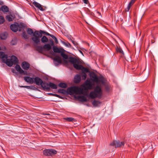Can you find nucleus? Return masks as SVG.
Returning a JSON list of instances; mask_svg holds the SVG:
<instances>
[{
	"label": "nucleus",
	"mask_w": 158,
	"mask_h": 158,
	"mask_svg": "<svg viewBox=\"0 0 158 158\" xmlns=\"http://www.w3.org/2000/svg\"><path fill=\"white\" fill-rule=\"evenodd\" d=\"M8 55L5 54L2 52H0V59L2 62L9 66L11 67L13 64H15L18 63V60L17 57L14 56H12L10 59H7Z\"/></svg>",
	"instance_id": "nucleus-1"
},
{
	"label": "nucleus",
	"mask_w": 158,
	"mask_h": 158,
	"mask_svg": "<svg viewBox=\"0 0 158 158\" xmlns=\"http://www.w3.org/2000/svg\"><path fill=\"white\" fill-rule=\"evenodd\" d=\"M69 61L71 63L73 64L74 67L77 70H81L82 72L85 73L89 72V69L84 67L82 65L80 64V61L78 59L73 57H70L69 58Z\"/></svg>",
	"instance_id": "nucleus-2"
},
{
	"label": "nucleus",
	"mask_w": 158,
	"mask_h": 158,
	"mask_svg": "<svg viewBox=\"0 0 158 158\" xmlns=\"http://www.w3.org/2000/svg\"><path fill=\"white\" fill-rule=\"evenodd\" d=\"M89 89H58L57 92L64 95L69 94L72 95L73 94H83V90H87Z\"/></svg>",
	"instance_id": "nucleus-3"
},
{
	"label": "nucleus",
	"mask_w": 158,
	"mask_h": 158,
	"mask_svg": "<svg viewBox=\"0 0 158 158\" xmlns=\"http://www.w3.org/2000/svg\"><path fill=\"white\" fill-rule=\"evenodd\" d=\"M46 31L40 30L39 31H35L34 37H32L31 39L34 43L36 44H39L40 42V38L42 36V34H45Z\"/></svg>",
	"instance_id": "nucleus-4"
},
{
	"label": "nucleus",
	"mask_w": 158,
	"mask_h": 158,
	"mask_svg": "<svg viewBox=\"0 0 158 158\" xmlns=\"http://www.w3.org/2000/svg\"><path fill=\"white\" fill-rule=\"evenodd\" d=\"M102 94V89H94L93 91L90 92L89 94V98L95 99L98 98L100 99Z\"/></svg>",
	"instance_id": "nucleus-5"
},
{
	"label": "nucleus",
	"mask_w": 158,
	"mask_h": 158,
	"mask_svg": "<svg viewBox=\"0 0 158 158\" xmlns=\"http://www.w3.org/2000/svg\"><path fill=\"white\" fill-rule=\"evenodd\" d=\"M83 94H77L79 95H83L78 96L75 97V98L79 101L82 102H86L88 101L87 97L89 98V91L88 90H83Z\"/></svg>",
	"instance_id": "nucleus-6"
},
{
	"label": "nucleus",
	"mask_w": 158,
	"mask_h": 158,
	"mask_svg": "<svg viewBox=\"0 0 158 158\" xmlns=\"http://www.w3.org/2000/svg\"><path fill=\"white\" fill-rule=\"evenodd\" d=\"M34 82L38 85H40L43 89H44V87L47 86V82L44 81H43L41 78L38 77H36L34 78Z\"/></svg>",
	"instance_id": "nucleus-7"
},
{
	"label": "nucleus",
	"mask_w": 158,
	"mask_h": 158,
	"mask_svg": "<svg viewBox=\"0 0 158 158\" xmlns=\"http://www.w3.org/2000/svg\"><path fill=\"white\" fill-rule=\"evenodd\" d=\"M43 154L46 156H52L57 153V151L53 149H48L44 150L43 152Z\"/></svg>",
	"instance_id": "nucleus-8"
},
{
	"label": "nucleus",
	"mask_w": 158,
	"mask_h": 158,
	"mask_svg": "<svg viewBox=\"0 0 158 158\" xmlns=\"http://www.w3.org/2000/svg\"><path fill=\"white\" fill-rule=\"evenodd\" d=\"M110 145L111 146H114L115 148L121 147L124 145V141L120 142L118 140H114L110 144Z\"/></svg>",
	"instance_id": "nucleus-9"
},
{
	"label": "nucleus",
	"mask_w": 158,
	"mask_h": 158,
	"mask_svg": "<svg viewBox=\"0 0 158 158\" xmlns=\"http://www.w3.org/2000/svg\"><path fill=\"white\" fill-rule=\"evenodd\" d=\"M90 77L91 80L93 82L96 83L98 82V79L99 77L94 72H91L90 73Z\"/></svg>",
	"instance_id": "nucleus-10"
},
{
	"label": "nucleus",
	"mask_w": 158,
	"mask_h": 158,
	"mask_svg": "<svg viewBox=\"0 0 158 158\" xmlns=\"http://www.w3.org/2000/svg\"><path fill=\"white\" fill-rule=\"evenodd\" d=\"M54 64L56 66H58L61 63V57L58 55H56L54 59Z\"/></svg>",
	"instance_id": "nucleus-11"
},
{
	"label": "nucleus",
	"mask_w": 158,
	"mask_h": 158,
	"mask_svg": "<svg viewBox=\"0 0 158 158\" xmlns=\"http://www.w3.org/2000/svg\"><path fill=\"white\" fill-rule=\"evenodd\" d=\"M47 86L44 87V89H50L49 88L52 89H57L56 85L52 83L49 82V84L47 83Z\"/></svg>",
	"instance_id": "nucleus-12"
},
{
	"label": "nucleus",
	"mask_w": 158,
	"mask_h": 158,
	"mask_svg": "<svg viewBox=\"0 0 158 158\" xmlns=\"http://www.w3.org/2000/svg\"><path fill=\"white\" fill-rule=\"evenodd\" d=\"M97 84H101L102 85H104L106 83V79L102 76L99 77L98 79Z\"/></svg>",
	"instance_id": "nucleus-13"
},
{
	"label": "nucleus",
	"mask_w": 158,
	"mask_h": 158,
	"mask_svg": "<svg viewBox=\"0 0 158 158\" xmlns=\"http://www.w3.org/2000/svg\"><path fill=\"white\" fill-rule=\"evenodd\" d=\"M25 81L28 83L33 84L34 83V78L28 76H25L24 77Z\"/></svg>",
	"instance_id": "nucleus-14"
},
{
	"label": "nucleus",
	"mask_w": 158,
	"mask_h": 158,
	"mask_svg": "<svg viewBox=\"0 0 158 158\" xmlns=\"http://www.w3.org/2000/svg\"><path fill=\"white\" fill-rule=\"evenodd\" d=\"M22 67L25 70H28L30 67V64L27 62L24 61L22 62Z\"/></svg>",
	"instance_id": "nucleus-15"
},
{
	"label": "nucleus",
	"mask_w": 158,
	"mask_h": 158,
	"mask_svg": "<svg viewBox=\"0 0 158 158\" xmlns=\"http://www.w3.org/2000/svg\"><path fill=\"white\" fill-rule=\"evenodd\" d=\"M17 24L18 25V28H19V31H23L24 29L26 26L25 24L23 23H21L19 24L17 23Z\"/></svg>",
	"instance_id": "nucleus-16"
},
{
	"label": "nucleus",
	"mask_w": 158,
	"mask_h": 158,
	"mask_svg": "<svg viewBox=\"0 0 158 158\" xmlns=\"http://www.w3.org/2000/svg\"><path fill=\"white\" fill-rule=\"evenodd\" d=\"M81 81V77L79 74L76 75L74 78V81L76 83H78Z\"/></svg>",
	"instance_id": "nucleus-17"
},
{
	"label": "nucleus",
	"mask_w": 158,
	"mask_h": 158,
	"mask_svg": "<svg viewBox=\"0 0 158 158\" xmlns=\"http://www.w3.org/2000/svg\"><path fill=\"white\" fill-rule=\"evenodd\" d=\"M10 28L14 32H16L18 30V25L16 24H12L10 25Z\"/></svg>",
	"instance_id": "nucleus-18"
},
{
	"label": "nucleus",
	"mask_w": 158,
	"mask_h": 158,
	"mask_svg": "<svg viewBox=\"0 0 158 158\" xmlns=\"http://www.w3.org/2000/svg\"><path fill=\"white\" fill-rule=\"evenodd\" d=\"M15 68L16 70L19 72L20 73L25 74L24 71L21 68L20 66L19 65L16 64L15 67Z\"/></svg>",
	"instance_id": "nucleus-19"
},
{
	"label": "nucleus",
	"mask_w": 158,
	"mask_h": 158,
	"mask_svg": "<svg viewBox=\"0 0 158 158\" xmlns=\"http://www.w3.org/2000/svg\"><path fill=\"white\" fill-rule=\"evenodd\" d=\"M85 85L88 87V89H91V88L92 86V83L91 81L89 80H87L85 82ZM84 89H87L85 88Z\"/></svg>",
	"instance_id": "nucleus-20"
},
{
	"label": "nucleus",
	"mask_w": 158,
	"mask_h": 158,
	"mask_svg": "<svg viewBox=\"0 0 158 158\" xmlns=\"http://www.w3.org/2000/svg\"><path fill=\"white\" fill-rule=\"evenodd\" d=\"M33 4L35 7L39 9L40 10L43 11L44 10L42 6L38 3L36 2H34L33 3Z\"/></svg>",
	"instance_id": "nucleus-21"
},
{
	"label": "nucleus",
	"mask_w": 158,
	"mask_h": 158,
	"mask_svg": "<svg viewBox=\"0 0 158 158\" xmlns=\"http://www.w3.org/2000/svg\"><path fill=\"white\" fill-rule=\"evenodd\" d=\"M101 103L102 102L98 100H94L92 102V104L94 107L99 106Z\"/></svg>",
	"instance_id": "nucleus-22"
},
{
	"label": "nucleus",
	"mask_w": 158,
	"mask_h": 158,
	"mask_svg": "<svg viewBox=\"0 0 158 158\" xmlns=\"http://www.w3.org/2000/svg\"><path fill=\"white\" fill-rule=\"evenodd\" d=\"M53 50L54 52L61 53L63 50V49L61 48H59L57 47L53 46Z\"/></svg>",
	"instance_id": "nucleus-23"
},
{
	"label": "nucleus",
	"mask_w": 158,
	"mask_h": 158,
	"mask_svg": "<svg viewBox=\"0 0 158 158\" xmlns=\"http://www.w3.org/2000/svg\"><path fill=\"white\" fill-rule=\"evenodd\" d=\"M1 9L3 12H8L9 11V8L6 6H2Z\"/></svg>",
	"instance_id": "nucleus-24"
},
{
	"label": "nucleus",
	"mask_w": 158,
	"mask_h": 158,
	"mask_svg": "<svg viewBox=\"0 0 158 158\" xmlns=\"http://www.w3.org/2000/svg\"><path fill=\"white\" fill-rule=\"evenodd\" d=\"M14 18V16L12 15H7L6 17V19L9 22L12 21L13 19Z\"/></svg>",
	"instance_id": "nucleus-25"
},
{
	"label": "nucleus",
	"mask_w": 158,
	"mask_h": 158,
	"mask_svg": "<svg viewBox=\"0 0 158 158\" xmlns=\"http://www.w3.org/2000/svg\"><path fill=\"white\" fill-rule=\"evenodd\" d=\"M27 32L28 34L31 35H33L34 37V34H35V31L34 32L33 30L30 28H28L27 30Z\"/></svg>",
	"instance_id": "nucleus-26"
},
{
	"label": "nucleus",
	"mask_w": 158,
	"mask_h": 158,
	"mask_svg": "<svg viewBox=\"0 0 158 158\" xmlns=\"http://www.w3.org/2000/svg\"><path fill=\"white\" fill-rule=\"evenodd\" d=\"M58 86L61 88H65L67 87V85L66 83L60 82Z\"/></svg>",
	"instance_id": "nucleus-27"
},
{
	"label": "nucleus",
	"mask_w": 158,
	"mask_h": 158,
	"mask_svg": "<svg viewBox=\"0 0 158 158\" xmlns=\"http://www.w3.org/2000/svg\"><path fill=\"white\" fill-rule=\"evenodd\" d=\"M44 49L49 51L51 49V46L49 44H46L43 46Z\"/></svg>",
	"instance_id": "nucleus-28"
},
{
	"label": "nucleus",
	"mask_w": 158,
	"mask_h": 158,
	"mask_svg": "<svg viewBox=\"0 0 158 158\" xmlns=\"http://www.w3.org/2000/svg\"><path fill=\"white\" fill-rule=\"evenodd\" d=\"M42 37L41 39V41L43 43H45L48 42V39L44 35Z\"/></svg>",
	"instance_id": "nucleus-29"
},
{
	"label": "nucleus",
	"mask_w": 158,
	"mask_h": 158,
	"mask_svg": "<svg viewBox=\"0 0 158 158\" xmlns=\"http://www.w3.org/2000/svg\"><path fill=\"white\" fill-rule=\"evenodd\" d=\"M62 44L67 47L70 48L71 47V44L68 41H62Z\"/></svg>",
	"instance_id": "nucleus-30"
},
{
	"label": "nucleus",
	"mask_w": 158,
	"mask_h": 158,
	"mask_svg": "<svg viewBox=\"0 0 158 158\" xmlns=\"http://www.w3.org/2000/svg\"><path fill=\"white\" fill-rule=\"evenodd\" d=\"M7 37V33L6 32H4L2 33L0 35V37L2 39L5 40Z\"/></svg>",
	"instance_id": "nucleus-31"
},
{
	"label": "nucleus",
	"mask_w": 158,
	"mask_h": 158,
	"mask_svg": "<svg viewBox=\"0 0 158 158\" xmlns=\"http://www.w3.org/2000/svg\"><path fill=\"white\" fill-rule=\"evenodd\" d=\"M44 47L40 46H38L36 47V49L39 52L41 53L43 50Z\"/></svg>",
	"instance_id": "nucleus-32"
},
{
	"label": "nucleus",
	"mask_w": 158,
	"mask_h": 158,
	"mask_svg": "<svg viewBox=\"0 0 158 158\" xmlns=\"http://www.w3.org/2000/svg\"><path fill=\"white\" fill-rule=\"evenodd\" d=\"M61 56L64 59H67L68 56V55L65 54L63 52V51L60 53Z\"/></svg>",
	"instance_id": "nucleus-33"
},
{
	"label": "nucleus",
	"mask_w": 158,
	"mask_h": 158,
	"mask_svg": "<svg viewBox=\"0 0 158 158\" xmlns=\"http://www.w3.org/2000/svg\"><path fill=\"white\" fill-rule=\"evenodd\" d=\"M48 94L49 95H51L53 96L59 98H63L61 96H60L58 94H53V93H48Z\"/></svg>",
	"instance_id": "nucleus-34"
},
{
	"label": "nucleus",
	"mask_w": 158,
	"mask_h": 158,
	"mask_svg": "<svg viewBox=\"0 0 158 158\" xmlns=\"http://www.w3.org/2000/svg\"><path fill=\"white\" fill-rule=\"evenodd\" d=\"M22 37L25 39H27L28 38V36L26 32L23 31L22 33Z\"/></svg>",
	"instance_id": "nucleus-35"
},
{
	"label": "nucleus",
	"mask_w": 158,
	"mask_h": 158,
	"mask_svg": "<svg viewBox=\"0 0 158 158\" xmlns=\"http://www.w3.org/2000/svg\"><path fill=\"white\" fill-rule=\"evenodd\" d=\"M81 75L83 80H85L86 78L87 75L85 73L82 72Z\"/></svg>",
	"instance_id": "nucleus-36"
},
{
	"label": "nucleus",
	"mask_w": 158,
	"mask_h": 158,
	"mask_svg": "<svg viewBox=\"0 0 158 158\" xmlns=\"http://www.w3.org/2000/svg\"><path fill=\"white\" fill-rule=\"evenodd\" d=\"M116 50L117 52H119L122 54L123 53V51L120 48H118L117 47L116 48Z\"/></svg>",
	"instance_id": "nucleus-37"
},
{
	"label": "nucleus",
	"mask_w": 158,
	"mask_h": 158,
	"mask_svg": "<svg viewBox=\"0 0 158 158\" xmlns=\"http://www.w3.org/2000/svg\"><path fill=\"white\" fill-rule=\"evenodd\" d=\"M5 19L2 16H0V24H2L4 22Z\"/></svg>",
	"instance_id": "nucleus-38"
},
{
	"label": "nucleus",
	"mask_w": 158,
	"mask_h": 158,
	"mask_svg": "<svg viewBox=\"0 0 158 158\" xmlns=\"http://www.w3.org/2000/svg\"><path fill=\"white\" fill-rule=\"evenodd\" d=\"M51 37L53 39H54L55 42L56 44H58V41L56 38L55 37L54 35H51Z\"/></svg>",
	"instance_id": "nucleus-39"
},
{
	"label": "nucleus",
	"mask_w": 158,
	"mask_h": 158,
	"mask_svg": "<svg viewBox=\"0 0 158 158\" xmlns=\"http://www.w3.org/2000/svg\"><path fill=\"white\" fill-rule=\"evenodd\" d=\"M65 119L69 122H73L74 120V119L73 118L70 117L67 118H65Z\"/></svg>",
	"instance_id": "nucleus-40"
},
{
	"label": "nucleus",
	"mask_w": 158,
	"mask_h": 158,
	"mask_svg": "<svg viewBox=\"0 0 158 158\" xmlns=\"http://www.w3.org/2000/svg\"><path fill=\"white\" fill-rule=\"evenodd\" d=\"M67 89H81L80 88L76 86H73L69 88H68Z\"/></svg>",
	"instance_id": "nucleus-41"
},
{
	"label": "nucleus",
	"mask_w": 158,
	"mask_h": 158,
	"mask_svg": "<svg viewBox=\"0 0 158 158\" xmlns=\"http://www.w3.org/2000/svg\"><path fill=\"white\" fill-rule=\"evenodd\" d=\"M71 41L75 46L76 47H78V44L77 42L74 41L73 40H72Z\"/></svg>",
	"instance_id": "nucleus-42"
},
{
	"label": "nucleus",
	"mask_w": 158,
	"mask_h": 158,
	"mask_svg": "<svg viewBox=\"0 0 158 158\" xmlns=\"http://www.w3.org/2000/svg\"><path fill=\"white\" fill-rule=\"evenodd\" d=\"M49 41L50 42V45L51 46H53L54 45V43L53 41L51 39H49Z\"/></svg>",
	"instance_id": "nucleus-43"
},
{
	"label": "nucleus",
	"mask_w": 158,
	"mask_h": 158,
	"mask_svg": "<svg viewBox=\"0 0 158 158\" xmlns=\"http://www.w3.org/2000/svg\"><path fill=\"white\" fill-rule=\"evenodd\" d=\"M136 0H131V1L129 3L128 5H130L131 6L134 3Z\"/></svg>",
	"instance_id": "nucleus-44"
},
{
	"label": "nucleus",
	"mask_w": 158,
	"mask_h": 158,
	"mask_svg": "<svg viewBox=\"0 0 158 158\" xmlns=\"http://www.w3.org/2000/svg\"><path fill=\"white\" fill-rule=\"evenodd\" d=\"M131 6L130 5H128L126 9L125 10L126 11H128L130 9Z\"/></svg>",
	"instance_id": "nucleus-45"
},
{
	"label": "nucleus",
	"mask_w": 158,
	"mask_h": 158,
	"mask_svg": "<svg viewBox=\"0 0 158 158\" xmlns=\"http://www.w3.org/2000/svg\"><path fill=\"white\" fill-rule=\"evenodd\" d=\"M45 35H48L51 36V35H52L51 34L49 33L48 32L46 31L45 33Z\"/></svg>",
	"instance_id": "nucleus-46"
},
{
	"label": "nucleus",
	"mask_w": 158,
	"mask_h": 158,
	"mask_svg": "<svg viewBox=\"0 0 158 158\" xmlns=\"http://www.w3.org/2000/svg\"><path fill=\"white\" fill-rule=\"evenodd\" d=\"M82 1L85 3L86 4H88V0H82Z\"/></svg>",
	"instance_id": "nucleus-47"
},
{
	"label": "nucleus",
	"mask_w": 158,
	"mask_h": 158,
	"mask_svg": "<svg viewBox=\"0 0 158 158\" xmlns=\"http://www.w3.org/2000/svg\"><path fill=\"white\" fill-rule=\"evenodd\" d=\"M68 39L70 40L71 41L73 40L72 39V37H71V36H68Z\"/></svg>",
	"instance_id": "nucleus-48"
},
{
	"label": "nucleus",
	"mask_w": 158,
	"mask_h": 158,
	"mask_svg": "<svg viewBox=\"0 0 158 158\" xmlns=\"http://www.w3.org/2000/svg\"><path fill=\"white\" fill-rule=\"evenodd\" d=\"M95 89H101V88H100L99 86H97V87Z\"/></svg>",
	"instance_id": "nucleus-49"
},
{
	"label": "nucleus",
	"mask_w": 158,
	"mask_h": 158,
	"mask_svg": "<svg viewBox=\"0 0 158 158\" xmlns=\"http://www.w3.org/2000/svg\"><path fill=\"white\" fill-rule=\"evenodd\" d=\"M79 51L83 55V52L81 50H79Z\"/></svg>",
	"instance_id": "nucleus-50"
},
{
	"label": "nucleus",
	"mask_w": 158,
	"mask_h": 158,
	"mask_svg": "<svg viewBox=\"0 0 158 158\" xmlns=\"http://www.w3.org/2000/svg\"><path fill=\"white\" fill-rule=\"evenodd\" d=\"M44 90H45V91H49V90L50 89H44Z\"/></svg>",
	"instance_id": "nucleus-51"
},
{
	"label": "nucleus",
	"mask_w": 158,
	"mask_h": 158,
	"mask_svg": "<svg viewBox=\"0 0 158 158\" xmlns=\"http://www.w3.org/2000/svg\"><path fill=\"white\" fill-rule=\"evenodd\" d=\"M2 4V1H0V4Z\"/></svg>",
	"instance_id": "nucleus-52"
},
{
	"label": "nucleus",
	"mask_w": 158,
	"mask_h": 158,
	"mask_svg": "<svg viewBox=\"0 0 158 158\" xmlns=\"http://www.w3.org/2000/svg\"><path fill=\"white\" fill-rule=\"evenodd\" d=\"M36 90H38V91H40V89H36Z\"/></svg>",
	"instance_id": "nucleus-53"
},
{
	"label": "nucleus",
	"mask_w": 158,
	"mask_h": 158,
	"mask_svg": "<svg viewBox=\"0 0 158 158\" xmlns=\"http://www.w3.org/2000/svg\"><path fill=\"white\" fill-rule=\"evenodd\" d=\"M34 88H35V89H37L36 88H35V87H34Z\"/></svg>",
	"instance_id": "nucleus-54"
}]
</instances>
